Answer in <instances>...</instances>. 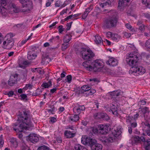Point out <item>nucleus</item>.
I'll list each match as a JSON object with an SVG mask.
<instances>
[{
	"mask_svg": "<svg viewBox=\"0 0 150 150\" xmlns=\"http://www.w3.org/2000/svg\"><path fill=\"white\" fill-rule=\"evenodd\" d=\"M72 79V76L71 75H69L67 76V82L69 83H71Z\"/></svg>",
	"mask_w": 150,
	"mask_h": 150,
	"instance_id": "8fccbe9b",
	"label": "nucleus"
},
{
	"mask_svg": "<svg viewBox=\"0 0 150 150\" xmlns=\"http://www.w3.org/2000/svg\"><path fill=\"white\" fill-rule=\"evenodd\" d=\"M145 69L142 67L138 66L132 67L129 71L130 74H133L135 76L142 75L145 72Z\"/></svg>",
	"mask_w": 150,
	"mask_h": 150,
	"instance_id": "423d86ee",
	"label": "nucleus"
},
{
	"mask_svg": "<svg viewBox=\"0 0 150 150\" xmlns=\"http://www.w3.org/2000/svg\"><path fill=\"white\" fill-rule=\"evenodd\" d=\"M4 144V140L3 139H0V147H2Z\"/></svg>",
	"mask_w": 150,
	"mask_h": 150,
	"instance_id": "e2e57ef3",
	"label": "nucleus"
},
{
	"mask_svg": "<svg viewBox=\"0 0 150 150\" xmlns=\"http://www.w3.org/2000/svg\"><path fill=\"white\" fill-rule=\"evenodd\" d=\"M138 58L137 54L131 53L126 55V61L129 65L132 67H134L138 62Z\"/></svg>",
	"mask_w": 150,
	"mask_h": 150,
	"instance_id": "20e7f679",
	"label": "nucleus"
},
{
	"mask_svg": "<svg viewBox=\"0 0 150 150\" xmlns=\"http://www.w3.org/2000/svg\"><path fill=\"white\" fill-rule=\"evenodd\" d=\"M121 38V36L116 33H113L111 39L114 41L118 42Z\"/></svg>",
	"mask_w": 150,
	"mask_h": 150,
	"instance_id": "b1692460",
	"label": "nucleus"
},
{
	"mask_svg": "<svg viewBox=\"0 0 150 150\" xmlns=\"http://www.w3.org/2000/svg\"><path fill=\"white\" fill-rule=\"evenodd\" d=\"M56 121V119L54 117H52L50 118V122L52 123H54Z\"/></svg>",
	"mask_w": 150,
	"mask_h": 150,
	"instance_id": "680f3d73",
	"label": "nucleus"
},
{
	"mask_svg": "<svg viewBox=\"0 0 150 150\" xmlns=\"http://www.w3.org/2000/svg\"><path fill=\"white\" fill-rule=\"evenodd\" d=\"M114 1L113 0H108L106 2V4L107 5H110Z\"/></svg>",
	"mask_w": 150,
	"mask_h": 150,
	"instance_id": "bf43d9fd",
	"label": "nucleus"
},
{
	"mask_svg": "<svg viewBox=\"0 0 150 150\" xmlns=\"http://www.w3.org/2000/svg\"><path fill=\"white\" fill-rule=\"evenodd\" d=\"M64 134L65 136L67 138L72 137L74 136V134L73 133L67 130H66L65 131Z\"/></svg>",
	"mask_w": 150,
	"mask_h": 150,
	"instance_id": "cd10ccee",
	"label": "nucleus"
},
{
	"mask_svg": "<svg viewBox=\"0 0 150 150\" xmlns=\"http://www.w3.org/2000/svg\"><path fill=\"white\" fill-rule=\"evenodd\" d=\"M85 109V107L84 105L75 106L73 109L74 112L77 114H79L81 111H83Z\"/></svg>",
	"mask_w": 150,
	"mask_h": 150,
	"instance_id": "6ab92c4d",
	"label": "nucleus"
},
{
	"mask_svg": "<svg viewBox=\"0 0 150 150\" xmlns=\"http://www.w3.org/2000/svg\"><path fill=\"white\" fill-rule=\"evenodd\" d=\"M93 8V6L92 5H91L88 8H86V9L85 11L86 12H87L88 14L92 10Z\"/></svg>",
	"mask_w": 150,
	"mask_h": 150,
	"instance_id": "49530a36",
	"label": "nucleus"
},
{
	"mask_svg": "<svg viewBox=\"0 0 150 150\" xmlns=\"http://www.w3.org/2000/svg\"><path fill=\"white\" fill-rule=\"evenodd\" d=\"M81 142L83 144L89 145L92 150H101L102 149V146L97 143L96 140L88 138L86 136L82 137Z\"/></svg>",
	"mask_w": 150,
	"mask_h": 150,
	"instance_id": "f03ea898",
	"label": "nucleus"
},
{
	"mask_svg": "<svg viewBox=\"0 0 150 150\" xmlns=\"http://www.w3.org/2000/svg\"><path fill=\"white\" fill-rule=\"evenodd\" d=\"M105 33V35L108 38H112V35H113V33H112L111 32H107Z\"/></svg>",
	"mask_w": 150,
	"mask_h": 150,
	"instance_id": "3c124183",
	"label": "nucleus"
},
{
	"mask_svg": "<svg viewBox=\"0 0 150 150\" xmlns=\"http://www.w3.org/2000/svg\"><path fill=\"white\" fill-rule=\"evenodd\" d=\"M69 1H65L64 3L60 1H57L55 3V5L57 7L63 8L68 4Z\"/></svg>",
	"mask_w": 150,
	"mask_h": 150,
	"instance_id": "aec40b11",
	"label": "nucleus"
},
{
	"mask_svg": "<svg viewBox=\"0 0 150 150\" xmlns=\"http://www.w3.org/2000/svg\"><path fill=\"white\" fill-rule=\"evenodd\" d=\"M81 88L83 92L88 91L90 89V86L88 85H84L81 87Z\"/></svg>",
	"mask_w": 150,
	"mask_h": 150,
	"instance_id": "4c0bfd02",
	"label": "nucleus"
},
{
	"mask_svg": "<svg viewBox=\"0 0 150 150\" xmlns=\"http://www.w3.org/2000/svg\"><path fill=\"white\" fill-rule=\"evenodd\" d=\"M106 115H107L106 114L98 113H95L94 115V117L95 118H104Z\"/></svg>",
	"mask_w": 150,
	"mask_h": 150,
	"instance_id": "7c9ffc66",
	"label": "nucleus"
},
{
	"mask_svg": "<svg viewBox=\"0 0 150 150\" xmlns=\"http://www.w3.org/2000/svg\"><path fill=\"white\" fill-rule=\"evenodd\" d=\"M117 22V18L116 17H113L111 19L108 20L106 23L107 26H111V27H114L116 25Z\"/></svg>",
	"mask_w": 150,
	"mask_h": 150,
	"instance_id": "2eb2a0df",
	"label": "nucleus"
},
{
	"mask_svg": "<svg viewBox=\"0 0 150 150\" xmlns=\"http://www.w3.org/2000/svg\"><path fill=\"white\" fill-rule=\"evenodd\" d=\"M68 10V9L67 8H66L65 9H64L62 11L60 12V15L61 16H63L65 13H66Z\"/></svg>",
	"mask_w": 150,
	"mask_h": 150,
	"instance_id": "603ef678",
	"label": "nucleus"
},
{
	"mask_svg": "<svg viewBox=\"0 0 150 150\" xmlns=\"http://www.w3.org/2000/svg\"><path fill=\"white\" fill-rule=\"evenodd\" d=\"M109 105H108L105 106V108H106V110L110 112H111L112 114L118 116V112L117 111V108L115 106L112 105L111 108H108Z\"/></svg>",
	"mask_w": 150,
	"mask_h": 150,
	"instance_id": "f3484780",
	"label": "nucleus"
},
{
	"mask_svg": "<svg viewBox=\"0 0 150 150\" xmlns=\"http://www.w3.org/2000/svg\"><path fill=\"white\" fill-rule=\"evenodd\" d=\"M144 34L146 36L148 37L150 36V33L148 31V30H147V32H145L144 33Z\"/></svg>",
	"mask_w": 150,
	"mask_h": 150,
	"instance_id": "69168bd1",
	"label": "nucleus"
},
{
	"mask_svg": "<svg viewBox=\"0 0 150 150\" xmlns=\"http://www.w3.org/2000/svg\"><path fill=\"white\" fill-rule=\"evenodd\" d=\"M88 91L90 94L92 95L96 93V90L93 89H91L90 88V89L88 90Z\"/></svg>",
	"mask_w": 150,
	"mask_h": 150,
	"instance_id": "5fc2aeb1",
	"label": "nucleus"
},
{
	"mask_svg": "<svg viewBox=\"0 0 150 150\" xmlns=\"http://www.w3.org/2000/svg\"><path fill=\"white\" fill-rule=\"evenodd\" d=\"M20 96L23 100L27 98V95L26 94H21L20 95Z\"/></svg>",
	"mask_w": 150,
	"mask_h": 150,
	"instance_id": "052dcab7",
	"label": "nucleus"
},
{
	"mask_svg": "<svg viewBox=\"0 0 150 150\" xmlns=\"http://www.w3.org/2000/svg\"><path fill=\"white\" fill-rule=\"evenodd\" d=\"M142 112L143 115H144V114L146 113H149V108L148 107H144L141 108V110L139 112Z\"/></svg>",
	"mask_w": 150,
	"mask_h": 150,
	"instance_id": "e433bc0d",
	"label": "nucleus"
},
{
	"mask_svg": "<svg viewBox=\"0 0 150 150\" xmlns=\"http://www.w3.org/2000/svg\"><path fill=\"white\" fill-rule=\"evenodd\" d=\"M65 29H59L58 31L59 33L64 34L66 32V30H64Z\"/></svg>",
	"mask_w": 150,
	"mask_h": 150,
	"instance_id": "6e6d98bb",
	"label": "nucleus"
},
{
	"mask_svg": "<svg viewBox=\"0 0 150 150\" xmlns=\"http://www.w3.org/2000/svg\"><path fill=\"white\" fill-rule=\"evenodd\" d=\"M92 131L93 133L95 134H98L99 133L100 131L99 129H97L96 128L93 127L92 129Z\"/></svg>",
	"mask_w": 150,
	"mask_h": 150,
	"instance_id": "de8ad7c7",
	"label": "nucleus"
},
{
	"mask_svg": "<svg viewBox=\"0 0 150 150\" xmlns=\"http://www.w3.org/2000/svg\"><path fill=\"white\" fill-rule=\"evenodd\" d=\"M122 132L121 129H116L112 130V133L109 134L108 138L106 139L104 141L105 142H113L115 138L120 136Z\"/></svg>",
	"mask_w": 150,
	"mask_h": 150,
	"instance_id": "39448f33",
	"label": "nucleus"
},
{
	"mask_svg": "<svg viewBox=\"0 0 150 150\" xmlns=\"http://www.w3.org/2000/svg\"><path fill=\"white\" fill-rule=\"evenodd\" d=\"M32 88V85L30 84H26L25 86L23 88L24 90H26L28 89H31Z\"/></svg>",
	"mask_w": 150,
	"mask_h": 150,
	"instance_id": "37998d69",
	"label": "nucleus"
},
{
	"mask_svg": "<svg viewBox=\"0 0 150 150\" xmlns=\"http://www.w3.org/2000/svg\"><path fill=\"white\" fill-rule=\"evenodd\" d=\"M32 71H34V72H37L38 73H41V72H42V71L41 70V69L40 68H33L32 69Z\"/></svg>",
	"mask_w": 150,
	"mask_h": 150,
	"instance_id": "c03bdc74",
	"label": "nucleus"
},
{
	"mask_svg": "<svg viewBox=\"0 0 150 150\" xmlns=\"http://www.w3.org/2000/svg\"><path fill=\"white\" fill-rule=\"evenodd\" d=\"M69 46V43H67L64 42L62 47V49L63 51L65 50Z\"/></svg>",
	"mask_w": 150,
	"mask_h": 150,
	"instance_id": "58836bf2",
	"label": "nucleus"
},
{
	"mask_svg": "<svg viewBox=\"0 0 150 150\" xmlns=\"http://www.w3.org/2000/svg\"><path fill=\"white\" fill-rule=\"evenodd\" d=\"M88 14L85 11L84 12V13L82 15V18L83 19H85L86 17H87Z\"/></svg>",
	"mask_w": 150,
	"mask_h": 150,
	"instance_id": "13d9d810",
	"label": "nucleus"
},
{
	"mask_svg": "<svg viewBox=\"0 0 150 150\" xmlns=\"http://www.w3.org/2000/svg\"><path fill=\"white\" fill-rule=\"evenodd\" d=\"M7 0H1L0 2V13L5 15L7 9L5 8L6 5Z\"/></svg>",
	"mask_w": 150,
	"mask_h": 150,
	"instance_id": "ddd939ff",
	"label": "nucleus"
},
{
	"mask_svg": "<svg viewBox=\"0 0 150 150\" xmlns=\"http://www.w3.org/2000/svg\"><path fill=\"white\" fill-rule=\"evenodd\" d=\"M81 53L82 58L84 60L88 59L94 56L93 53L91 50L89 49H83Z\"/></svg>",
	"mask_w": 150,
	"mask_h": 150,
	"instance_id": "0eeeda50",
	"label": "nucleus"
},
{
	"mask_svg": "<svg viewBox=\"0 0 150 150\" xmlns=\"http://www.w3.org/2000/svg\"><path fill=\"white\" fill-rule=\"evenodd\" d=\"M100 6L102 8H103L105 6H107V4L106 2L103 3H100L99 4Z\"/></svg>",
	"mask_w": 150,
	"mask_h": 150,
	"instance_id": "338daca9",
	"label": "nucleus"
},
{
	"mask_svg": "<svg viewBox=\"0 0 150 150\" xmlns=\"http://www.w3.org/2000/svg\"><path fill=\"white\" fill-rule=\"evenodd\" d=\"M13 27L15 28H23V24H17V25H13L11 27Z\"/></svg>",
	"mask_w": 150,
	"mask_h": 150,
	"instance_id": "09e8293b",
	"label": "nucleus"
},
{
	"mask_svg": "<svg viewBox=\"0 0 150 150\" xmlns=\"http://www.w3.org/2000/svg\"><path fill=\"white\" fill-rule=\"evenodd\" d=\"M132 143V145L134 144H137L138 143H141V142H145V138L143 137H140L137 136H135L131 138Z\"/></svg>",
	"mask_w": 150,
	"mask_h": 150,
	"instance_id": "9b49d317",
	"label": "nucleus"
},
{
	"mask_svg": "<svg viewBox=\"0 0 150 150\" xmlns=\"http://www.w3.org/2000/svg\"><path fill=\"white\" fill-rule=\"evenodd\" d=\"M28 138L33 143H36L39 140L38 137L35 134H30L28 137Z\"/></svg>",
	"mask_w": 150,
	"mask_h": 150,
	"instance_id": "a211bd4d",
	"label": "nucleus"
},
{
	"mask_svg": "<svg viewBox=\"0 0 150 150\" xmlns=\"http://www.w3.org/2000/svg\"><path fill=\"white\" fill-rule=\"evenodd\" d=\"M130 33H128L126 32H125L124 33V36L126 38H128L130 37L131 33H139L140 32H143L144 31V29H131Z\"/></svg>",
	"mask_w": 150,
	"mask_h": 150,
	"instance_id": "f8f14e48",
	"label": "nucleus"
},
{
	"mask_svg": "<svg viewBox=\"0 0 150 150\" xmlns=\"http://www.w3.org/2000/svg\"><path fill=\"white\" fill-rule=\"evenodd\" d=\"M52 82L51 80H50L47 82L43 83L42 85V86L45 88H48L52 86Z\"/></svg>",
	"mask_w": 150,
	"mask_h": 150,
	"instance_id": "c756f323",
	"label": "nucleus"
},
{
	"mask_svg": "<svg viewBox=\"0 0 150 150\" xmlns=\"http://www.w3.org/2000/svg\"><path fill=\"white\" fill-rule=\"evenodd\" d=\"M92 65L93 68V71L96 72L100 71V69L103 67L104 63L101 60L97 59L92 63Z\"/></svg>",
	"mask_w": 150,
	"mask_h": 150,
	"instance_id": "6e6552de",
	"label": "nucleus"
},
{
	"mask_svg": "<svg viewBox=\"0 0 150 150\" xmlns=\"http://www.w3.org/2000/svg\"><path fill=\"white\" fill-rule=\"evenodd\" d=\"M145 46L147 49H150V38L146 41Z\"/></svg>",
	"mask_w": 150,
	"mask_h": 150,
	"instance_id": "a19ab883",
	"label": "nucleus"
},
{
	"mask_svg": "<svg viewBox=\"0 0 150 150\" xmlns=\"http://www.w3.org/2000/svg\"><path fill=\"white\" fill-rule=\"evenodd\" d=\"M10 142L11 143V146L13 148H16L18 145V142L16 139L14 138H12L10 139Z\"/></svg>",
	"mask_w": 150,
	"mask_h": 150,
	"instance_id": "5701e85b",
	"label": "nucleus"
},
{
	"mask_svg": "<svg viewBox=\"0 0 150 150\" xmlns=\"http://www.w3.org/2000/svg\"><path fill=\"white\" fill-rule=\"evenodd\" d=\"M130 0H119L118 3L119 7L125 6L127 5V3L130 1Z\"/></svg>",
	"mask_w": 150,
	"mask_h": 150,
	"instance_id": "393cba45",
	"label": "nucleus"
},
{
	"mask_svg": "<svg viewBox=\"0 0 150 150\" xmlns=\"http://www.w3.org/2000/svg\"><path fill=\"white\" fill-rule=\"evenodd\" d=\"M79 117L77 115H72L69 117V120L72 122L76 121L79 120Z\"/></svg>",
	"mask_w": 150,
	"mask_h": 150,
	"instance_id": "2f4dec72",
	"label": "nucleus"
},
{
	"mask_svg": "<svg viewBox=\"0 0 150 150\" xmlns=\"http://www.w3.org/2000/svg\"><path fill=\"white\" fill-rule=\"evenodd\" d=\"M130 124H131V126L132 127H136L137 125V124L136 122V121H134L133 122H132L131 123H130Z\"/></svg>",
	"mask_w": 150,
	"mask_h": 150,
	"instance_id": "4d7b16f0",
	"label": "nucleus"
},
{
	"mask_svg": "<svg viewBox=\"0 0 150 150\" xmlns=\"http://www.w3.org/2000/svg\"><path fill=\"white\" fill-rule=\"evenodd\" d=\"M49 41L51 42H55V38L54 37H52L49 39Z\"/></svg>",
	"mask_w": 150,
	"mask_h": 150,
	"instance_id": "774afa93",
	"label": "nucleus"
},
{
	"mask_svg": "<svg viewBox=\"0 0 150 150\" xmlns=\"http://www.w3.org/2000/svg\"><path fill=\"white\" fill-rule=\"evenodd\" d=\"M82 147V146L79 144H75L74 145L73 150H81Z\"/></svg>",
	"mask_w": 150,
	"mask_h": 150,
	"instance_id": "ea45409f",
	"label": "nucleus"
},
{
	"mask_svg": "<svg viewBox=\"0 0 150 150\" xmlns=\"http://www.w3.org/2000/svg\"><path fill=\"white\" fill-rule=\"evenodd\" d=\"M9 10L12 12L13 11L14 13H17L18 11V10L16 6L13 4H10V8H8Z\"/></svg>",
	"mask_w": 150,
	"mask_h": 150,
	"instance_id": "bb28decb",
	"label": "nucleus"
},
{
	"mask_svg": "<svg viewBox=\"0 0 150 150\" xmlns=\"http://www.w3.org/2000/svg\"><path fill=\"white\" fill-rule=\"evenodd\" d=\"M57 141L58 143H61L62 142L61 138L60 137H58L57 138Z\"/></svg>",
	"mask_w": 150,
	"mask_h": 150,
	"instance_id": "0e129e2a",
	"label": "nucleus"
},
{
	"mask_svg": "<svg viewBox=\"0 0 150 150\" xmlns=\"http://www.w3.org/2000/svg\"><path fill=\"white\" fill-rule=\"evenodd\" d=\"M5 94L8 95L9 97H12L14 94V93L13 91H9L8 93Z\"/></svg>",
	"mask_w": 150,
	"mask_h": 150,
	"instance_id": "864d4df0",
	"label": "nucleus"
},
{
	"mask_svg": "<svg viewBox=\"0 0 150 150\" xmlns=\"http://www.w3.org/2000/svg\"><path fill=\"white\" fill-rule=\"evenodd\" d=\"M47 112L49 114H54V112L55 109L54 107H53L52 108L50 109H47Z\"/></svg>",
	"mask_w": 150,
	"mask_h": 150,
	"instance_id": "a18cd8bd",
	"label": "nucleus"
},
{
	"mask_svg": "<svg viewBox=\"0 0 150 150\" xmlns=\"http://www.w3.org/2000/svg\"><path fill=\"white\" fill-rule=\"evenodd\" d=\"M13 35L11 33H10L6 35L4 37L2 44L3 48L6 49H9L11 48L14 45L13 38Z\"/></svg>",
	"mask_w": 150,
	"mask_h": 150,
	"instance_id": "7ed1b4c3",
	"label": "nucleus"
},
{
	"mask_svg": "<svg viewBox=\"0 0 150 150\" xmlns=\"http://www.w3.org/2000/svg\"><path fill=\"white\" fill-rule=\"evenodd\" d=\"M23 8H26V11L30 10L33 8V2L31 0H19Z\"/></svg>",
	"mask_w": 150,
	"mask_h": 150,
	"instance_id": "1a4fd4ad",
	"label": "nucleus"
},
{
	"mask_svg": "<svg viewBox=\"0 0 150 150\" xmlns=\"http://www.w3.org/2000/svg\"><path fill=\"white\" fill-rule=\"evenodd\" d=\"M37 57L36 53L34 51H29L28 52L27 58L28 59L32 60Z\"/></svg>",
	"mask_w": 150,
	"mask_h": 150,
	"instance_id": "412c9836",
	"label": "nucleus"
},
{
	"mask_svg": "<svg viewBox=\"0 0 150 150\" xmlns=\"http://www.w3.org/2000/svg\"><path fill=\"white\" fill-rule=\"evenodd\" d=\"M107 64L111 66H115L117 65L118 64V61L114 58L109 57V59L106 62Z\"/></svg>",
	"mask_w": 150,
	"mask_h": 150,
	"instance_id": "dca6fc26",
	"label": "nucleus"
},
{
	"mask_svg": "<svg viewBox=\"0 0 150 150\" xmlns=\"http://www.w3.org/2000/svg\"><path fill=\"white\" fill-rule=\"evenodd\" d=\"M71 39V36L70 35H66L63 39V42L69 43Z\"/></svg>",
	"mask_w": 150,
	"mask_h": 150,
	"instance_id": "f704fd0d",
	"label": "nucleus"
},
{
	"mask_svg": "<svg viewBox=\"0 0 150 150\" xmlns=\"http://www.w3.org/2000/svg\"><path fill=\"white\" fill-rule=\"evenodd\" d=\"M142 3L145 5L147 7L150 8V0H142Z\"/></svg>",
	"mask_w": 150,
	"mask_h": 150,
	"instance_id": "c9c22d12",
	"label": "nucleus"
},
{
	"mask_svg": "<svg viewBox=\"0 0 150 150\" xmlns=\"http://www.w3.org/2000/svg\"><path fill=\"white\" fill-rule=\"evenodd\" d=\"M98 129L100 131L99 133L102 134H106L110 130L109 125L106 124L98 125Z\"/></svg>",
	"mask_w": 150,
	"mask_h": 150,
	"instance_id": "9d476101",
	"label": "nucleus"
},
{
	"mask_svg": "<svg viewBox=\"0 0 150 150\" xmlns=\"http://www.w3.org/2000/svg\"><path fill=\"white\" fill-rule=\"evenodd\" d=\"M18 122L12 125L13 129L16 132H22L24 130H31L33 127L31 117L27 110L24 109L18 115Z\"/></svg>",
	"mask_w": 150,
	"mask_h": 150,
	"instance_id": "f257e3e1",
	"label": "nucleus"
},
{
	"mask_svg": "<svg viewBox=\"0 0 150 150\" xmlns=\"http://www.w3.org/2000/svg\"><path fill=\"white\" fill-rule=\"evenodd\" d=\"M38 150H50V149L48 147L43 145L39 147L38 149Z\"/></svg>",
	"mask_w": 150,
	"mask_h": 150,
	"instance_id": "79ce46f5",
	"label": "nucleus"
},
{
	"mask_svg": "<svg viewBox=\"0 0 150 150\" xmlns=\"http://www.w3.org/2000/svg\"><path fill=\"white\" fill-rule=\"evenodd\" d=\"M144 148L145 150H150V139H147L146 142L144 143Z\"/></svg>",
	"mask_w": 150,
	"mask_h": 150,
	"instance_id": "473e14b6",
	"label": "nucleus"
},
{
	"mask_svg": "<svg viewBox=\"0 0 150 150\" xmlns=\"http://www.w3.org/2000/svg\"><path fill=\"white\" fill-rule=\"evenodd\" d=\"M83 67L88 70L89 71H93V66L91 65L88 61H86L83 63Z\"/></svg>",
	"mask_w": 150,
	"mask_h": 150,
	"instance_id": "4be33fe9",
	"label": "nucleus"
},
{
	"mask_svg": "<svg viewBox=\"0 0 150 150\" xmlns=\"http://www.w3.org/2000/svg\"><path fill=\"white\" fill-rule=\"evenodd\" d=\"M94 42L96 44H100L102 42L103 40L101 37L98 35H96L95 36Z\"/></svg>",
	"mask_w": 150,
	"mask_h": 150,
	"instance_id": "c85d7f7f",
	"label": "nucleus"
},
{
	"mask_svg": "<svg viewBox=\"0 0 150 150\" xmlns=\"http://www.w3.org/2000/svg\"><path fill=\"white\" fill-rule=\"evenodd\" d=\"M126 121L127 124H130L135 121L132 116H129L127 117Z\"/></svg>",
	"mask_w": 150,
	"mask_h": 150,
	"instance_id": "72a5a7b5",
	"label": "nucleus"
},
{
	"mask_svg": "<svg viewBox=\"0 0 150 150\" xmlns=\"http://www.w3.org/2000/svg\"><path fill=\"white\" fill-rule=\"evenodd\" d=\"M18 76V75L17 74H13L11 75L8 81V85L10 86H12L14 84L16 83L17 82Z\"/></svg>",
	"mask_w": 150,
	"mask_h": 150,
	"instance_id": "4468645a",
	"label": "nucleus"
},
{
	"mask_svg": "<svg viewBox=\"0 0 150 150\" xmlns=\"http://www.w3.org/2000/svg\"><path fill=\"white\" fill-rule=\"evenodd\" d=\"M81 15L80 13H77L74 15H71L69 16H67V18H64V20L65 21H67V20L69 19H76L77 18H76V17L79 16Z\"/></svg>",
	"mask_w": 150,
	"mask_h": 150,
	"instance_id": "a878e982",
	"label": "nucleus"
}]
</instances>
